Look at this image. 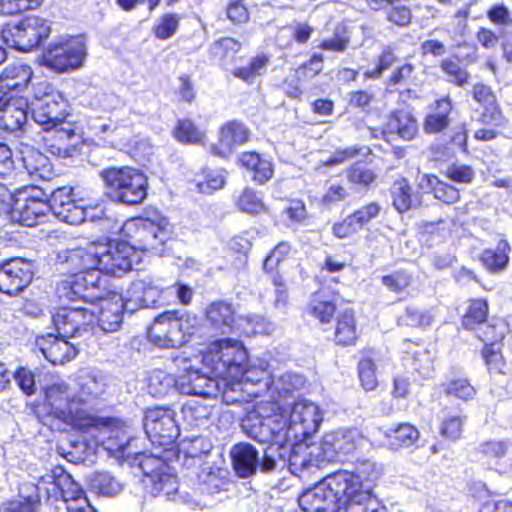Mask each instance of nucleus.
<instances>
[{"mask_svg":"<svg viewBox=\"0 0 512 512\" xmlns=\"http://www.w3.org/2000/svg\"><path fill=\"white\" fill-rule=\"evenodd\" d=\"M48 211V203L18 198L13 207L12 216L20 224L32 227L37 225L38 219L43 218Z\"/></svg>","mask_w":512,"mask_h":512,"instance_id":"nucleus-31","label":"nucleus"},{"mask_svg":"<svg viewBox=\"0 0 512 512\" xmlns=\"http://www.w3.org/2000/svg\"><path fill=\"white\" fill-rule=\"evenodd\" d=\"M32 278L30 262L20 258L10 259L0 266V291L17 295L30 284Z\"/></svg>","mask_w":512,"mask_h":512,"instance_id":"nucleus-18","label":"nucleus"},{"mask_svg":"<svg viewBox=\"0 0 512 512\" xmlns=\"http://www.w3.org/2000/svg\"><path fill=\"white\" fill-rule=\"evenodd\" d=\"M90 425L100 431L102 443L110 453L123 460H130L132 455H138L135 449V439L131 438L124 424L114 418L96 417Z\"/></svg>","mask_w":512,"mask_h":512,"instance_id":"nucleus-9","label":"nucleus"},{"mask_svg":"<svg viewBox=\"0 0 512 512\" xmlns=\"http://www.w3.org/2000/svg\"><path fill=\"white\" fill-rule=\"evenodd\" d=\"M335 310L334 302L326 299L321 293L315 294L310 303L312 315L322 323L330 322Z\"/></svg>","mask_w":512,"mask_h":512,"instance_id":"nucleus-56","label":"nucleus"},{"mask_svg":"<svg viewBox=\"0 0 512 512\" xmlns=\"http://www.w3.org/2000/svg\"><path fill=\"white\" fill-rule=\"evenodd\" d=\"M203 372L189 371L178 378V391L182 394L203 398H218L221 392V377L213 375L207 369Z\"/></svg>","mask_w":512,"mask_h":512,"instance_id":"nucleus-19","label":"nucleus"},{"mask_svg":"<svg viewBox=\"0 0 512 512\" xmlns=\"http://www.w3.org/2000/svg\"><path fill=\"white\" fill-rule=\"evenodd\" d=\"M182 411L185 419L195 425L203 424L212 415V407L198 400L185 404Z\"/></svg>","mask_w":512,"mask_h":512,"instance_id":"nucleus-55","label":"nucleus"},{"mask_svg":"<svg viewBox=\"0 0 512 512\" xmlns=\"http://www.w3.org/2000/svg\"><path fill=\"white\" fill-rule=\"evenodd\" d=\"M95 311L82 306L59 308L52 316L58 334L63 337H75L93 324Z\"/></svg>","mask_w":512,"mask_h":512,"instance_id":"nucleus-16","label":"nucleus"},{"mask_svg":"<svg viewBox=\"0 0 512 512\" xmlns=\"http://www.w3.org/2000/svg\"><path fill=\"white\" fill-rule=\"evenodd\" d=\"M162 293L163 289L152 280H135L123 296L126 301V311L133 313L141 308L155 307L160 302Z\"/></svg>","mask_w":512,"mask_h":512,"instance_id":"nucleus-21","label":"nucleus"},{"mask_svg":"<svg viewBox=\"0 0 512 512\" xmlns=\"http://www.w3.org/2000/svg\"><path fill=\"white\" fill-rule=\"evenodd\" d=\"M174 136L181 142L198 143L204 138V133L190 120H180L174 129Z\"/></svg>","mask_w":512,"mask_h":512,"instance_id":"nucleus-60","label":"nucleus"},{"mask_svg":"<svg viewBox=\"0 0 512 512\" xmlns=\"http://www.w3.org/2000/svg\"><path fill=\"white\" fill-rule=\"evenodd\" d=\"M431 317L428 313L419 310L416 307H407L405 312L399 316V325L424 327L431 323Z\"/></svg>","mask_w":512,"mask_h":512,"instance_id":"nucleus-61","label":"nucleus"},{"mask_svg":"<svg viewBox=\"0 0 512 512\" xmlns=\"http://www.w3.org/2000/svg\"><path fill=\"white\" fill-rule=\"evenodd\" d=\"M242 379H232L229 377H221V392L218 397H221L222 401L226 404H233L240 402V381Z\"/></svg>","mask_w":512,"mask_h":512,"instance_id":"nucleus-63","label":"nucleus"},{"mask_svg":"<svg viewBox=\"0 0 512 512\" xmlns=\"http://www.w3.org/2000/svg\"><path fill=\"white\" fill-rule=\"evenodd\" d=\"M149 339L161 348H179L185 344L177 322L176 311H166L156 317L148 331Z\"/></svg>","mask_w":512,"mask_h":512,"instance_id":"nucleus-17","label":"nucleus"},{"mask_svg":"<svg viewBox=\"0 0 512 512\" xmlns=\"http://www.w3.org/2000/svg\"><path fill=\"white\" fill-rule=\"evenodd\" d=\"M363 437L357 429H340L324 435L319 446H313L310 455L316 461L333 462L341 460L354 452L361 444Z\"/></svg>","mask_w":512,"mask_h":512,"instance_id":"nucleus-10","label":"nucleus"},{"mask_svg":"<svg viewBox=\"0 0 512 512\" xmlns=\"http://www.w3.org/2000/svg\"><path fill=\"white\" fill-rule=\"evenodd\" d=\"M388 438V446L391 449H400L412 445L419 437L418 430L410 424H401L397 428H389L385 431Z\"/></svg>","mask_w":512,"mask_h":512,"instance_id":"nucleus-44","label":"nucleus"},{"mask_svg":"<svg viewBox=\"0 0 512 512\" xmlns=\"http://www.w3.org/2000/svg\"><path fill=\"white\" fill-rule=\"evenodd\" d=\"M390 191L392 204L399 213L407 212L418 204V199L413 194L412 186L405 178L396 180Z\"/></svg>","mask_w":512,"mask_h":512,"instance_id":"nucleus-40","label":"nucleus"},{"mask_svg":"<svg viewBox=\"0 0 512 512\" xmlns=\"http://www.w3.org/2000/svg\"><path fill=\"white\" fill-rule=\"evenodd\" d=\"M48 206L57 218L71 225H78L86 220L93 221L95 217L101 218L104 214L99 204L94 207L97 213L92 214V205L86 203L84 198H76L73 188L66 186L51 192Z\"/></svg>","mask_w":512,"mask_h":512,"instance_id":"nucleus-8","label":"nucleus"},{"mask_svg":"<svg viewBox=\"0 0 512 512\" xmlns=\"http://www.w3.org/2000/svg\"><path fill=\"white\" fill-rule=\"evenodd\" d=\"M269 62V56L257 55L251 59L247 67L234 70L233 75L247 83H253L258 76L266 71Z\"/></svg>","mask_w":512,"mask_h":512,"instance_id":"nucleus-49","label":"nucleus"},{"mask_svg":"<svg viewBox=\"0 0 512 512\" xmlns=\"http://www.w3.org/2000/svg\"><path fill=\"white\" fill-rule=\"evenodd\" d=\"M487 314V302L481 299L473 300L470 303L469 308L463 317L462 325L467 330H474L476 325L485 322Z\"/></svg>","mask_w":512,"mask_h":512,"instance_id":"nucleus-50","label":"nucleus"},{"mask_svg":"<svg viewBox=\"0 0 512 512\" xmlns=\"http://www.w3.org/2000/svg\"><path fill=\"white\" fill-rule=\"evenodd\" d=\"M375 370V364L370 359H362L358 364L359 379L367 391L374 390L378 385Z\"/></svg>","mask_w":512,"mask_h":512,"instance_id":"nucleus-62","label":"nucleus"},{"mask_svg":"<svg viewBox=\"0 0 512 512\" xmlns=\"http://www.w3.org/2000/svg\"><path fill=\"white\" fill-rule=\"evenodd\" d=\"M248 354L241 341L231 338L213 341L202 356L203 369H207L217 377H229L243 379L249 370L247 369Z\"/></svg>","mask_w":512,"mask_h":512,"instance_id":"nucleus-2","label":"nucleus"},{"mask_svg":"<svg viewBox=\"0 0 512 512\" xmlns=\"http://www.w3.org/2000/svg\"><path fill=\"white\" fill-rule=\"evenodd\" d=\"M129 461H138L139 468L144 474V479L151 478L152 475L164 470H169V466L163 459L152 455H142L139 451L138 455H132Z\"/></svg>","mask_w":512,"mask_h":512,"instance_id":"nucleus-53","label":"nucleus"},{"mask_svg":"<svg viewBox=\"0 0 512 512\" xmlns=\"http://www.w3.org/2000/svg\"><path fill=\"white\" fill-rule=\"evenodd\" d=\"M385 132L395 134L405 141H410L414 139L419 132L418 121L411 111L398 109L388 116L385 124Z\"/></svg>","mask_w":512,"mask_h":512,"instance_id":"nucleus-26","label":"nucleus"},{"mask_svg":"<svg viewBox=\"0 0 512 512\" xmlns=\"http://www.w3.org/2000/svg\"><path fill=\"white\" fill-rule=\"evenodd\" d=\"M206 318L215 329L226 334L232 330L234 310L224 301L213 302L206 308Z\"/></svg>","mask_w":512,"mask_h":512,"instance_id":"nucleus-36","label":"nucleus"},{"mask_svg":"<svg viewBox=\"0 0 512 512\" xmlns=\"http://www.w3.org/2000/svg\"><path fill=\"white\" fill-rule=\"evenodd\" d=\"M381 212V206L376 202H371L360 209L354 211L350 217L357 226L358 230H361L371 220L376 218Z\"/></svg>","mask_w":512,"mask_h":512,"instance_id":"nucleus-64","label":"nucleus"},{"mask_svg":"<svg viewBox=\"0 0 512 512\" xmlns=\"http://www.w3.org/2000/svg\"><path fill=\"white\" fill-rule=\"evenodd\" d=\"M418 187L431 192L436 199L446 204L455 203L460 198L458 189L441 181L435 175H421L418 181Z\"/></svg>","mask_w":512,"mask_h":512,"instance_id":"nucleus-33","label":"nucleus"},{"mask_svg":"<svg viewBox=\"0 0 512 512\" xmlns=\"http://www.w3.org/2000/svg\"><path fill=\"white\" fill-rule=\"evenodd\" d=\"M86 56V43L82 38L62 37L44 49L42 63L57 73H67L81 68Z\"/></svg>","mask_w":512,"mask_h":512,"instance_id":"nucleus-7","label":"nucleus"},{"mask_svg":"<svg viewBox=\"0 0 512 512\" xmlns=\"http://www.w3.org/2000/svg\"><path fill=\"white\" fill-rule=\"evenodd\" d=\"M99 307L93 309L99 327L105 332L117 331L123 320V311H126V301L123 296L113 294L110 298L98 299Z\"/></svg>","mask_w":512,"mask_h":512,"instance_id":"nucleus-23","label":"nucleus"},{"mask_svg":"<svg viewBox=\"0 0 512 512\" xmlns=\"http://www.w3.org/2000/svg\"><path fill=\"white\" fill-rule=\"evenodd\" d=\"M91 487L100 494L113 496L118 494L122 487L109 473H95L90 478Z\"/></svg>","mask_w":512,"mask_h":512,"instance_id":"nucleus-57","label":"nucleus"},{"mask_svg":"<svg viewBox=\"0 0 512 512\" xmlns=\"http://www.w3.org/2000/svg\"><path fill=\"white\" fill-rule=\"evenodd\" d=\"M148 390L154 397H162L170 391H178V379L163 370H154L148 379Z\"/></svg>","mask_w":512,"mask_h":512,"instance_id":"nucleus-45","label":"nucleus"},{"mask_svg":"<svg viewBox=\"0 0 512 512\" xmlns=\"http://www.w3.org/2000/svg\"><path fill=\"white\" fill-rule=\"evenodd\" d=\"M29 104L23 97L9 98L0 108V120L6 130L21 129L28 120Z\"/></svg>","mask_w":512,"mask_h":512,"instance_id":"nucleus-29","label":"nucleus"},{"mask_svg":"<svg viewBox=\"0 0 512 512\" xmlns=\"http://www.w3.org/2000/svg\"><path fill=\"white\" fill-rule=\"evenodd\" d=\"M99 281L98 272L76 273L58 286L59 297L68 301L82 300L93 304L94 301L100 299Z\"/></svg>","mask_w":512,"mask_h":512,"instance_id":"nucleus-13","label":"nucleus"},{"mask_svg":"<svg viewBox=\"0 0 512 512\" xmlns=\"http://www.w3.org/2000/svg\"><path fill=\"white\" fill-rule=\"evenodd\" d=\"M352 475V484H358L361 489H371L369 482L374 481L380 474V468L371 459H357L352 471L346 470Z\"/></svg>","mask_w":512,"mask_h":512,"instance_id":"nucleus-42","label":"nucleus"},{"mask_svg":"<svg viewBox=\"0 0 512 512\" xmlns=\"http://www.w3.org/2000/svg\"><path fill=\"white\" fill-rule=\"evenodd\" d=\"M345 174L350 185L359 191L367 190L377 178L372 169L359 164H354L349 167Z\"/></svg>","mask_w":512,"mask_h":512,"instance_id":"nucleus-48","label":"nucleus"},{"mask_svg":"<svg viewBox=\"0 0 512 512\" xmlns=\"http://www.w3.org/2000/svg\"><path fill=\"white\" fill-rule=\"evenodd\" d=\"M441 71L447 76V80L459 87H464L468 84L469 73L461 67L457 61L446 58L440 63Z\"/></svg>","mask_w":512,"mask_h":512,"instance_id":"nucleus-54","label":"nucleus"},{"mask_svg":"<svg viewBox=\"0 0 512 512\" xmlns=\"http://www.w3.org/2000/svg\"><path fill=\"white\" fill-rule=\"evenodd\" d=\"M472 92L473 98L483 107L479 120L485 124L501 125L503 116L491 88L483 83H477L474 85Z\"/></svg>","mask_w":512,"mask_h":512,"instance_id":"nucleus-27","label":"nucleus"},{"mask_svg":"<svg viewBox=\"0 0 512 512\" xmlns=\"http://www.w3.org/2000/svg\"><path fill=\"white\" fill-rule=\"evenodd\" d=\"M66 338L47 333L38 336L35 345L47 361L54 365H62L77 355L76 347Z\"/></svg>","mask_w":512,"mask_h":512,"instance_id":"nucleus-22","label":"nucleus"},{"mask_svg":"<svg viewBox=\"0 0 512 512\" xmlns=\"http://www.w3.org/2000/svg\"><path fill=\"white\" fill-rule=\"evenodd\" d=\"M220 473V470L214 471L211 468L203 469L200 472L198 479L202 492L214 494L225 488L227 481Z\"/></svg>","mask_w":512,"mask_h":512,"instance_id":"nucleus-51","label":"nucleus"},{"mask_svg":"<svg viewBox=\"0 0 512 512\" xmlns=\"http://www.w3.org/2000/svg\"><path fill=\"white\" fill-rule=\"evenodd\" d=\"M51 31L50 22L37 15H28L19 22L6 24L1 30L3 42L19 51L28 52L46 39Z\"/></svg>","mask_w":512,"mask_h":512,"instance_id":"nucleus-6","label":"nucleus"},{"mask_svg":"<svg viewBox=\"0 0 512 512\" xmlns=\"http://www.w3.org/2000/svg\"><path fill=\"white\" fill-rule=\"evenodd\" d=\"M168 226L165 219L155 221L149 218H136L126 224L128 230L134 231V238L143 250L155 249L157 243H164Z\"/></svg>","mask_w":512,"mask_h":512,"instance_id":"nucleus-20","label":"nucleus"},{"mask_svg":"<svg viewBox=\"0 0 512 512\" xmlns=\"http://www.w3.org/2000/svg\"><path fill=\"white\" fill-rule=\"evenodd\" d=\"M352 475L346 470L328 475L299 497L300 508L305 512H339L346 510L351 497Z\"/></svg>","mask_w":512,"mask_h":512,"instance_id":"nucleus-1","label":"nucleus"},{"mask_svg":"<svg viewBox=\"0 0 512 512\" xmlns=\"http://www.w3.org/2000/svg\"><path fill=\"white\" fill-rule=\"evenodd\" d=\"M239 161L243 167L252 172V178L259 184L266 183L272 178L274 169L272 162L262 158L256 152H243Z\"/></svg>","mask_w":512,"mask_h":512,"instance_id":"nucleus-35","label":"nucleus"},{"mask_svg":"<svg viewBox=\"0 0 512 512\" xmlns=\"http://www.w3.org/2000/svg\"><path fill=\"white\" fill-rule=\"evenodd\" d=\"M74 397L77 406L95 402L105 391L103 379L93 371H81L74 379Z\"/></svg>","mask_w":512,"mask_h":512,"instance_id":"nucleus-24","label":"nucleus"},{"mask_svg":"<svg viewBox=\"0 0 512 512\" xmlns=\"http://www.w3.org/2000/svg\"><path fill=\"white\" fill-rule=\"evenodd\" d=\"M143 482L153 496L163 495L169 498L178 490L177 478L170 472V469L152 475L151 478H146Z\"/></svg>","mask_w":512,"mask_h":512,"instance_id":"nucleus-41","label":"nucleus"},{"mask_svg":"<svg viewBox=\"0 0 512 512\" xmlns=\"http://www.w3.org/2000/svg\"><path fill=\"white\" fill-rule=\"evenodd\" d=\"M99 243H91L85 248H78L74 250L70 259L77 261L79 267L82 269L81 272H98L100 273V251Z\"/></svg>","mask_w":512,"mask_h":512,"instance_id":"nucleus-43","label":"nucleus"},{"mask_svg":"<svg viewBox=\"0 0 512 512\" xmlns=\"http://www.w3.org/2000/svg\"><path fill=\"white\" fill-rule=\"evenodd\" d=\"M231 458L237 475L247 478L253 475L258 467V453L248 443H240L231 449Z\"/></svg>","mask_w":512,"mask_h":512,"instance_id":"nucleus-30","label":"nucleus"},{"mask_svg":"<svg viewBox=\"0 0 512 512\" xmlns=\"http://www.w3.org/2000/svg\"><path fill=\"white\" fill-rule=\"evenodd\" d=\"M441 387L445 394L465 401L472 399L476 395V389L464 378L451 380L442 384Z\"/></svg>","mask_w":512,"mask_h":512,"instance_id":"nucleus-58","label":"nucleus"},{"mask_svg":"<svg viewBox=\"0 0 512 512\" xmlns=\"http://www.w3.org/2000/svg\"><path fill=\"white\" fill-rule=\"evenodd\" d=\"M275 405L278 418L285 423V443L304 440L315 433L321 424L322 416L318 406L307 399L299 397Z\"/></svg>","mask_w":512,"mask_h":512,"instance_id":"nucleus-3","label":"nucleus"},{"mask_svg":"<svg viewBox=\"0 0 512 512\" xmlns=\"http://www.w3.org/2000/svg\"><path fill=\"white\" fill-rule=\"evenodd\" d=\"M510 250L507 240L501 239L495 249H484L480 255V260L489 271L501 272L508 266Z\"/></svg>","mask_w":512,"mask_h":512,"instance_id":"nucleus-39","label":"nucleus"},{"mask_svg":"<svg viewBox=\"0 0 512 512\" xmlns=\"http://www.w3.org/2000/svg\"><path fill=\"white\" fill-rule=\"evenodd\" d=\"M345 512H386V510L378 499L371 495L370 490L361 489L358 484H354Z\"/></svg>","mask_w":512,"mask_h":512,"instance_id":"nucleus-37","label":"nucleus"},{"mask_svg":"<svg viewBox=\"0 0 512 512\" xmlns=\"http://www.w3.org/2000/svg\"><path fill=\"white\" fill-rule=\"evenodd\" d=\"M144 428L151 442L160 446L171 445L180 433L174 411L158 407L146 412Z\"/></svg>","mask_w":512,"mask_h":512,"instance_id":"nucleus-12","label":"nucleus"},{"mask_svg":"<svg viewBox=\"0 0 512 512\" xmlns=\"http://www.w3.org/2000/svg\"><path fill=\"white\" fill-rule=\"evenodd\" d=\"M110 197L127 205L144 201L148 190V177L133 167H110L101 172Z\"/></svg>","mask_w":512,"mask_h":512,"instance_id":"nucleus-4","label":"nucleus"},{"mask_svg":"<svg viewBox=\"0 0 512 512\" xmlns=\"http://www.w3.org/2000/svg\"><path fill=\"white\" fill-rule=\"evenodd\" d=\"M21 160L27 173L33 178L48 179L52 171L49 159L33 147L21 151Z\"/></svg>","mask_w":512,"mask_h":512,"instance_id":"nucleus-34","label":"nucleus"},{"mask_svg":"<svg viewBox=\"0 0 512 512\" xmlns=\"http://www.w3.org/2000/svg\"><path fill=\"white\" fill-rule=\"evenodd\" d=\"M100 272L121 277L132 269L134 247L126 242L100 243Z\"/></svg>","mask_w":512,"mask_h":512,"instance_id":"nucleus-14","label":"nucleus"},{"mask_svg":"<svg viewBox=\"0 0 512 512\" xmlns=\"http://www.w3.org/2000/svg\"><path fill=\"white\" fill-rule=\"evenodd\" d=\"M45 403L50 412L65 422L80 417L73 388L64 381H57L45 388Z\"/></svg>","mask_w":512,"mask_h":512,"instance_id":"nucleus-15","label":"nucleus"},{"mask_svg":"<svg viewBox=\"0 0 512 512\" xmlns=\"http://www.w3.org/2000/svg\"><path fill=\"white\" fill-rule=\"evenodd\" d=\"M30 66L23 63H13L7 65L0 74V81L4 83L7 89L21 91L32 78Z\"/></svg>","mask_w":512,"mask_h":512,"instance_id":"nucleus-38","label":"nucleus"},{"mask_svg":"<svg viewBox=\"0 0 512 512\" xmlns=\"http://www.w3.org/2000/svg\"><path fill=\"white\" fill-rule=\"evenodd\" d=\"M356 339L357 331L353 311L345 310L338 317L335 341L337 344L351 345Z\"/></svg>","mask_w":512,"mask_h":512,"instance_id":"nucleus-47","label":"nucleus"},{"mask_svg":"<svg viewBox=\"0 0 512 512\" xmlns=\"http://www.w3.org/2000/svg\"><path fill=\"white\" fill-rule=\"evenodd\" d=\"M250 137L249 129L241 122L231 121L226 123L220 130L219 142L221 151L217 153L226 155L237 145H243Z\"/></svg>","mask_w":512,"mask_h":512,"instance_id":"nucleus-32","label":"nucleus"},{"mask_svg":"<svg viewBox=\"0 0 512 512\" xmlns=\"http://www.w3.org/2000/svg\"><path fill=\"white\" fill-rule=\"evenodd\" d=\"M305 380L301 375L286 373L276 382L275 387L278 391V400L276 404H283V401H292L299 398L294 395V391L301 389Z\"/></svg>","mask_w":512,"mask_h":512,"instance_id":"nucleus-46","label":"nucleus"},{"mask_svg":"<svg viewBox=\"0 0 512 512\" xmlns=\"http://www.w3.org/2000/svg\"><path fill=\"white\" fill-rule=\"evenodd\" d=\"M453 110V103L449 96L436 100L423 122V131L426 134H437L450 125L449 115Z\"/></svg>","mask_w":512,"mask_h":512,"instance_id":"nucleus-28","label":"nucleus"},{"mask_svg":"<svg viewBox=\"0 0 512 512\" xmlns=\"http://www.w3.org/2000/svg\"><path fill=\"white\" fill-rule=\"evenodd\" d=\"M42 481L52 484V488L48 489V492L57 495L59 491L67 505L69 502L76 501L77 499H87L85 496H82L83 491L81 486L62 469H57L46 474L42 477Z\"/></svg>","mask_w":512,"mask_h":512,"instance_id":"nucleus-25","label":"nucleus"},{"mask_svg":"<svg viewBox=\"0 0 512 512\" xmlns=\"http://www.w3.org/2000/svg\"><path fill=\"white\" fill-rule=\"evenodd\" d=\"M466 421V416L452 415L442 418L440 434L450 440H458L462 433V427Z\"/></svg>","mask_w":512,"mask_h":512,"instance_id":"nucleus-59","label":"nucleus"},{"mask_svg":"<svg viewBox=\"0 0 512 512\" xmlns=\"http://www.w3.org/2000/svg\"><path fill=\"white\" fill-rule=\"evenodd\" d=\"M67 108V100L50 83L39 82L34 86L32 118L45 131L63 125L68 115Z\"/></svg>","mask_w":512,"mask_h":512,"instance_id":"nucleus-5","label":"nucleus"},{"mask_svg":"<svg viewBox=\"0 0 512 512\" xmlns=\"http://www.w3.org/2000/svg\"><path fill=\"white\" fill-rule=\"evenodd\" d=\"M237 206L241 211L248 214H260L267 210L262 198L249 187L244 188L241 192L237 200Z\"/></svg>","mask_w":512,"mask_h":512,"instance_id":"nucleus-52","label":"nucleus"},{"mask_svg":"<svg viewBox=\"0 0 512 512\" xmlns=\"http://www.w3.org/2000/svg\"><path fill=\"white\" fill-rule=\"evenodd\" d=\"M285 423L278 418L277 413L263 416L259 411L249 412L242 420L241 427L250 438L261 442H273L277 445L285 444L283 427Z\"/></svg>","mask_w":512,"mask_h":512,"instance_id":"nucleus-11","label":"nucleus"}]
</instances>
